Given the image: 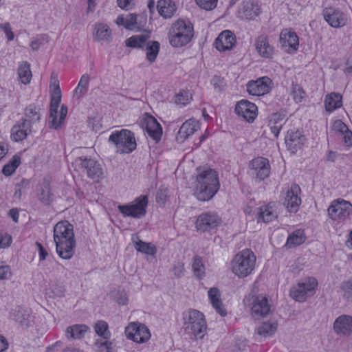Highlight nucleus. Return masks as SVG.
I'll return each mask as SVG.
<instances>
[{
	"mask_svg": "<svg viewBox=\"0 0 352 352\" xmlns=\"http://www.w3.org/2000/svg\"><path fill=\"white\" fill-rule=\"evenodd\" d=\"M49 94L50 98L49 124L51 128L57 129L63 124L68 109L64 104L60 105L62 91L58 75L54 72L50 76Z\"/></svg>",
	"mask_w": 352,
	"mask_h": 352,
	"instance_id": "nucleus-1",
	"label": "nucleus"
},
{
	"mask_svg": "<svg viewBox=\"0 0 352 352\" xmlns=\"http://www.w3.org/2000/svg\"><path fill=\"white\" fill-rule=\"evenodd\" d=\"M54 241L60 258L69 260L75 252L76 239L73 226L67 221H60L54 227Z\"/></svg>",
	"mask_w": 352,
	"mask_h": 352,
	"instance_id": "nucleus-2",
	"label": "nucleus"
},
{
	"mask_svg": "<svg viewBox=\"0 0 352 352\" xmlns=\"http://www.w3.org/2000/svg\"><path fill=\"white\" fill-rule=\"evenodd\" d=\"M219 176L213 169H199L195 183L194 194L202 201L211 199L219 189Z\"/></svg>",
	"mask_w": 352,
	"mask_h": 352,
	"instance_id": "nucleus-3",
	"label": "nucleus"
},
{
	"mask_svg": "<svg viewBox=\"0 0 352 352\" xmlns=\"http://www.w3.org/2000/svg\"><path fill=\"white\" fill-rule=\"evenodd\" d=\"M256 266V256L248 248L239 252L231 261V271L239 278H244L254 274Z\"/></svg>",
	"mask_w": 352,
	"mask_h": 352,
	"instance_id": "nucleus-4",
	"label": "nucleus"
},
{
	"mask_svg": "<svg viewBox=\"0 0 352 352\" xmlns=\"http://www.w3.org/2000/svg\"><path fill=\"white\" fill-rule=\"evenodd\" d=\"M168 41L174 48L187 45L193 36V27L188 21L179 19L173 23L169 30Z\"/></svg>",
	"mask_w": 352,
	"mask_h": 352,
	"instance_id": "nucleus-5",
	"label": "nucleus"
},
{
	"mask_svg": "<svg viewBox=\"0 0 352 352\" xmlns=\"http://www.w3.org/2000/svg\"><path fill=\"white\" fill-rule=\"evenodd\" d=\"M109 142L114 146L116 152L120 154L131 153L137 146L134 133L126 129L112 131L109 137Z\"/></svg>",
	"mask_w": 352,
	"mask_h": 352,
	"instance_id": "nucleus-6",
	"label": "nucleus"
},
{
	"mask_svg": "<svg viewBox=\"0 0 352 352\" xmlns=\"http://www.w3.org/2000/svg\"><path fill=\"white\" fill-rule=\"evenodd\" d=\"M183 319L187 334L195 338H204L207 324L203 313L196 309H190L184 314Z\"/></svg>",
	"mask_w": 352,
	"mask_h": 352,
	"instance_id": "nucleus-7",
	"label": "nucleus"
},
{
	"mask_svg": "<svg viewBox=\"0 0 352 352\" xmlns=\"http://www.w3.org/2000/svg\"><path fill=\"white\" fill-rule=\"evenodd\" d=\"M327 214L333 225H343L352 215V204L342 198L334 199L327 208Z\"/></svg>",
	"mask_w": 352,
	"mask_h": 352,
	"instance_id": "nucleus-8",
	"label": "nucleus"
},
{
	"mask_svg": "<svg viewBox=\"0 0 352 352\" xmlns=\"http://www.w3.org/2000/svg\"><path fill=\"white\" fill-rule=\"evenodd\" d=\"M318 285V280L314 276H305L298 281L290 289V296L298 302H305L315 294Z\"/></svg>",
	"mask_w": 352,
	"mask_h": 352,
	"instance_id": "nucleus-9",
	"label": "nucleus"
},
{
	"mask_svg": "<svg viewBox=\"0 0 352 352\" xmlns=\"http://www.w3.org/2000/svg\"><path fill=\"white\" fill-rule=\"evenodd\" d=\"M148 202L147 196L141 195L129 204L119 205L118 209L124 217L140 219L146 213Z\"/></svg>",
	"mask_w": 352,
	"mask_h": 352,
	"instance_id": "nucleus-10",
	"label": "nucleus"
},
{
	"mask_svg": "<svg viewBox=\"0 0 352 352\" xmlns=\"http://www.w3.org/2000/svg\"><path fill=\"white\" fill-rule=\"evenodd\" d=\"M124 334L128 340L138 344H144L151 339V333L148 328L138 322H131L126 327Z\"/></svg>",
	"mask_w": 352,
	"mask_h": 352,
	"instance_id": "nucleus-11",
	"label": "nucleus"
},
{
	"mask_svg": "<svg viewBox=\"0 0 352 352\" xmlns=\"http://www.w3.org/2000/svg\"><path fill=\"white\" fill-rule=\"evenodd\" d=\"M272 302L270 297L263 294L253 296L250 303L252 316L261 319L268 316L272 311Z\"/></svg>",
	"mask_w": 352,
	"mask_h": 352,
	"instance_id": "nucleus-12",
	"label": "nucleus"
},
{
	"mask_svg": "<svg viewBox=\"0 0 352 352\" xmlns=\"http://www.w3.org/2000/svg\"><path fill=\"white\" fill-rule=\"evenodd\" d=\"M72 166L76 171H86L88 176L95 180H98L102 175L100 165L91 159L76 158L72 163Z\"/></svg>",
	"mask_w": 352,
	"mask_h": 352,
	"instance_id": "nucleus-13",
	"label": "nucleus"
},
{
	"mask_svg": "<svg viewBox=\"0 0 352 352\" xmlns=\"http://www.w3.org/2000/svg\"><path fill=\"white\" fill-rule=\"evenodd\" d=\"M221 223V219L214 212H206L199 214L195 221V228L201 232H209L217 228Z\"/></svg>",
	"mask_w": 352,
	"mask_h": 352,
	"instance_id": "nucleus-14",
	"label": "nucleus"
},
{
	"mask_svg": "<svg viewBox=\"0 0 352 352\" xmlns=\"http://www.w3.org/2000/svg\"><path fill=\"white\" fill-rule=\"evenodd\" d=\"M279 43L284 52L288 54H294L298 50L299 38L294 30L290 28H285L280 33Z\"/></svg>",
	"mask_w": 352,
	"mask_h": 352,
	"instance_id": "nucleus-15",
	"label": "nucleus"
},
{
	"mask_svg": "<svg viewBox=\"0 0 352 352\" xmlns=\"http://www.w3.org/2000/svg\"><path fill=\"white\" fill-rule=\"evenodd\" d=\"M272 86V80L267 76H263L255 80H250L246 85V89L249 94L254 96H261L268 94Z\"/></svg>",
	"mask_w": 352,
	"mask_h": 352,
	"instance_id": "nucleus-16",
	"label": "nucleus"
},
{
	"mask_svg": "<svg viewBox=\"0 0 352 352\" xmlns=\"http://www.w3.org/2000/svg\"><path fill=\"white\" fill-rule=\"evenodd\" d=\"M116 23L119 26L124 27L127 30H139L145 26L146 17L134 14L120 15L117 17Z\"/></svg>",
	"mask_w": 352,
	"mask_h": 352,
	"instance_id": "nucleus-17",
	"label": "nucleus"
},
{
	"mask_svg": "<svg viewBox=\"0 0 352 352\" xmlns=\"http://www.w3.org/2000/svg\"><path fill=\"white\" fill-rule=\"evenodd\" d=\"M249 168L251 174L261 181L270 175L271 167L267 159L258 157L250 162Z\"/></svg>",
	"mask_w": 352,
	"mask_h": 352,
	"instance_id": "nucleus-18",
	"label": "nucleus"
},
{
	"mask_svg": "<svg viewBox=\"0 0 352 352\" xmlns=\"http://www.w3.org/2000/svg\"><path fill=\"white\" fill-rule=\"evenodd\" d=\"M300 188L297 184H292L285 191L284 205L291 212L298 211L301 204V199L299 196Z\"/></svg>",
	"mask_w": 352,
	"mask_h": 352,
	"instance_id": "nucleus-19",
	"label": "nucleus"
},
{
	"mask_svg": "<svg viewBox=\"0 0 352 352\" xmlns=\"http://www.w3.org/2000/svg\"><path fill=\"white\" fill-rule=\"evenodd\" d=\"M235 112L246 121L252 122L258 116V108L249 100H241L236 104Z\"/></svg>",
	"mask_w": 352,
	"mask_h": 352,
	"instance_id": "nucleus-20",
	"label": "nucleus"
},
{
	"mask_svg": "<svg viewBox=\"0 0 352 352\" xmlns=\"http://www.w3.org/2000/svg\"><path fill=\"white\" fill-rule=\"evenodd\" d=\"M285 142L287 149L292 153H296L305 144L306 138L300 130L291 129L287 131Z\"/></svg>",
	"mask_w": 352,
	"mask_h": 352,
	"instance_id": "nucleus-21",
	"label": "nucleus"
},
{
	"mask_svg": "<svg viewBox=\"0 0 352 352\" xmlns=\"http://www.w3.org/2000/svg\"><path fill=\"white\" fill-rule=\"evenodd\" d=\"M261 13V8L258 3L251 0L244 1L239 6L236 16L238 18L250 21L254 20Z\"/></svg>",
	"mask_w": 352,
	"mask_h": 352,
	"instance_id": "nucleus-22",
	"label": "nucleus"
},
{
	"mask_svg": "<svg viewBox=\"0 0 352 352\" xmlns=\"http://www.w3.org/2000/svg\"><path fill=\"white\" fill-rule=\"evenodd\" d=\"M335 333L340 337H347L352 335V316L342 314L337 317L333 324Z\"/></svg>",
	"mask_w": 352,
	"mask_h": 352,
	"instance_id": "nucleus-23",
	"label": "nucleus"
},
{
	"mask_svg": "<svg viewBox=\"0 0 352 352\" xmlns=\"http://www.w3.org/2000/svg\"><path fill=\"white\" fill-rule=\"evenodd\" d=\"M142 125L151 138L155 141L160 140L162 130L160 124L154 117L145 113L142 118Z\"/></svg>",
	"mask_w": 352,
	"mask_h": 352,
	"instance_id": "nucleus-24",
	"label": "nucleus"
},
{
	"mask_svg": "<svg viewBox=\"0 0 352 352\" xmlns=\"http://www.w3.org/2000/svg\"><path fill=\"white\" fill-rule=\"evenodd\" d=\"M324 18L329 25L335 28L345 25L348 21L347 16L342 12L333 8L324 10Z\"/></svg>",
	"mask_w": 352,
	"mask_h": 352,
	"instance_id": "nucleus-25",
	"label": "nucleus"
},
{
	"mask_svg": "<svg viewBox=\"0 0 352 352\" xmlns=\"http://www.w3.org/2000/svg\"><path fill=\"white\" fill-rule=\"evenodd\" d=\"M276 217L274 203H263L256 207V219L258 223H269L275 219Z\"/></svg>",
	"mask_w": 352,
	"mask_h": 352,
	"instance_id": "nucleus-26",
	"label": "nucleus"
},
{
	"mask_svg": "<svg viewBox=\"0 0 352 352\" xmlns=\"http://www.w3.org/2000/svg\"><path fill=\"white\" fill-rule=\"evenodd\" d=\"M236 44V36L230 30H224L215 39L216 49L219 52L230 50Z\"/></svg>",
	"mask_w": 352,
	"mask_h": 352,
	"instance_id": "nucleus-27",
	"label": "nucleus"
},
{
	"mask_svg": "<svg viewBox=\"0 0 352 352\" xmlns=\"http://www.w3.org/2000/svg\"><path fill=\"white\" fill-rule=\"evenodd\" d=\"M254 46L258 55L263 58L271 59L274 54V47L272 45L265 36H258L254 43Z\"/></svg>",
	"mask_w": 352,
	"mask_h": 352,
	"instance_id": "nucleus-28",
	"label": "nucleus"
},
{
	"mask_svg": "<svg viewBox=\"0 0 352 352\" xmlns=\"http://www.w3.org/2000/svg\"><path fill=\"white\" fill-rule=\"evenodd\" d=\"M199 128V122L195 119L186 120L180 127L177 135V141L179 143L184 142L192 135Z\"/></svg>",
	"mask_w": 352,
	"mask_h": 352,
	"instance_id": "nucleus-29",
	"label": "nucleus"
},
{
	"mask_svg": "<svg viewBox=\"0 0 352 352\" xmlns=\"http://www.w3.org/2000/svg\"><path fill=\"white\" fill-rule=\"evenodd\" d=\"M90 331V328L85 324H74L65 329V337L68 340H81Z\"/></svg>",
	"mask_w": 352,
	"mask_h": 352,
	"instance_id": "nucleus-30",
	"label": "nucleus"
},
{
	"mask_svg": "<svg viewBox=\"0 0 352 352\" xmlns=\"http://www.w3.org/2000/svg\"><path fill=\"white\" fill-rule=\"evenodd\" d=\"M208 298L212 307L221 316L226 315L227 312L221 300V296L217 287H212L208 291Z\"/></svg>",
	"mask_w": 352,
	"mask_h": 352,
	"instance_id": "nucleus-31",
	"label": "nucleus"
},
{
	"mask_svg": "<svg viewBox=\"0 0 352 352\" xmlns=\"http://www.w3.org/2000/svg\"><path fill=\"white\" fill-rule=\"evenodd\" d=\"M32 131V128L28 122H19L13 126L11 130V139L14 142L24 140Z\"/></svg>",
	"mask_w": 352,
	"mask_h": 352,
	"instance_id": "nucleus-32",
	"label": "nucleus"
},
{
	"mask_svg": "<svg viewBox=\"0 0 352 352\" xmlns=\"http://www.w3.org/2000/svg\"><path fill=\"white\" fill-rule=\"evenodd\" d=\"M131 241L135 249L138 252L148 256L155 255L157 249L153 243L144 242L140 240L137 236H133Z\"/></svg>",
	"mask_w": 352,
	"mask_h": 352,
	"instance_id": "nucleus-33",
	"label": "nucleus"
},
{
	"mask_svg": "<svg viewBox=\"0 0 352 352\" xmlns=\"http://www.w3.org/2000/svg\"><path fill=\"white\" fill-rule=\"evenodd\" d=\"M12 316L23 327H28L34 323V316L29 310L19 308L14 311Z\"/></svg>",
	"mask_w": 352,
	"mask_h": 352,
	"instance_id": "nucleus-34",
	"label": "nucleus"
},
{
	"mask_svg": "<svg viewBox=\"0 0 352 352\" xmlns=\"http://www.w3.org/2000/svg\"><path fill=\"white\" fill-rule=\"evenodd\" d=\"M324 103L326 111L331 113L342 106V96L340 94L330 93L325 96Z\"/></svg>",
	"mask_w": 352,
	"mask_h": 352,
	"instance_id": "nucleus-35",
	"label": "nucleus"
},
{
	"mask_svg": "<svg viewBox=\"0 0 352 352\" xmlns=\"http://www.w3.org/2000/svg\"><path fill=\"white\" fill-rule=\"evenodd\" d=\"M157 8L159 14L165 19L172 17L177 9L173 0H160Z\"/></svg>",
	"mask_w": 352,
	"mask_h": 352,
	"instance_id": "nucleus-36",
	"label": "nucleus"
},
{
	"mask_svg": "<svg viewBox=\"0 0 352 352\" xmlns=\"http://www.w3.org/2000/svg\"><path fill=\"white\" fill-rule=\"evenodd\" d=\"M32 78V74L30 69V65L26 61L20 63L17 69V79L19 82L23 85H28Z\"/></svg>",
	"mask_w": 352,
	"mask_h": 352,
	"instance_id": "nucleus-37",
	"label": "nucleus"
},
{
	"mask_svg": "<svg viewBox=\"0 0 352 352\" xmlns=\"http://www.w3.org/2000/svg\"><path fill=\"white\" fill-rule=\"evenodd\" d=\"M40 109L34 105H30L25 109L24 118L21 121L28 122V126L32 128L34 124L40 120Z\"/></svg>",
	"mask_w": 352,
	"mask_h": 352,
	"instance_id": "nucleus-38",
	"label": "nucleus"
},
{
	"mask_svg": "<svg viewBox=\"0 0 352 352\" xmlns=\"http://www.w3.org/2000/svg\"><path fill=\"white\" fill-rule=\"evenodd\" d=\"M278 324L276 321L270 320L263 322L256 329L257 333L263 337L267 338L272 336L277 330Z\"/></svg>",
	"mask_w": 352,
	"mask_h": 352,
	"instance_id": "nucleus-39",
	"label": "nucleus"
},
{
	"mask_svg": "<svg viewBox=\"0 0 352 352\" xmlns=\"http://www.w3.org/2000/svg\"><path fill=\"white\" fill-rule=\"evenodd\" d=\"M148 38V34L133 35L125 41V44L129 47L140 49L146 45Z\"/></svg>",
	"mask_w": 352,
	"mask_h": 352,
	"instance_id": "nucleus-40",
	"label": "nucleus"
},
{
	"mask_svg": "<svg viewBox=\"0 0 352 352\" xmlns=\"http://www.w3.org/2000/svg\"><path fill=\"white\" fill-rule=\"evenodd\" d=\"M111 30L104 23H96L94 26L93 36L95 40L104 41L110 38Z\"/></svg>",
	"mask_w": 352,
	"mask_h": 352,
	"instance_id": "nucleus-41",
	"label": "nucleus"
},
{
	"mask_svg": "<svg viewBox=\"0 0 352 352\" xmlns=\"http://www.w3.org/2000/svg\"><path fill=\"white\" fill-rule=\"evenodd\" d=\"M305 241V236L304 231L297 230L289 235L285 245L289 248H292L303 243Z\"/></svg>",
	"mask_w": 352,
	"mask_h": 352,
	"instance_id": "nucleus-42",
	"label": "nucleus"
},
{
	"mask_svg": "<svg viewBox=\"0 0 352 352\" xmlns=\"http://www.w3.org/2000/svg\"><path fill=\"white\" fill-rule=\"evenodd\" d=\"M160 45L157 41H148L146 45V60L152 63L155 61L159 54Z\"/></svg>",
	"mask_w": 352,
	"mask_h": 352,
	"instance_id": "nucleus-43",
	"label": "nucleus"
},
{
	"mask_svg": "<svg viewBox=\"0 0 352 352\" xmlns=\"http://www.w3.org/2000/svg\"><path fill=\"white\" fill-rule=\"evenodd\" d=\"M94 331L103 340H109L111 338V333L109 329V325L105 321H97L94 325Z\"/></svg>",
	"mask_w": 352,
	"mask_h": 352,
	"instance_id": "nucleus-44",
	"label": "nucleus"
},
{
	"mask_svg": "<svg viewBox=\"0 0 352 352\" xmlns=\"http://www.w3.org/2000/svg\"><path fill=\"white\" fill-rule=\"evenodd\" d=\"M21 164V158L19 155H14L8 164H6L2 170V173L6 176L11 175Z\"/></svg>",
	"mask_w": 352,
	"mask_h": 352,
	"instance_id": "nucleus-45",
	"label": "nucleus"
},
{
	"mask_svg": "<svg viewBox=\"0 0 352 352\" xmlns=\"http://www.w3.org/2000/svg\"><path fill=\"white\" fill-rule=\"evenodd\" d=\"M192 267L195 276L199 279H202L205 276V266L202 259L199 256L193 258Z\"/></svg>",
	"mask_w": 352,
	"mask_h": 352,
	"instance_id": "nucleus-46",
	"label": "nucleus"
},
{
	"mask_svg": "<svg viewBox=\"0 0 352 352\" xmlns=\"http://www.w3.org/2000/svg\"><path fill=\"white\" fill-rule=\"evenodd\" d=\"M89 82V76L88 74H83L80 79L78 86L74 90V96L79 98L84 94L88 87Z\"/></svg>",
	"mask_w": 352,
	"mask_h": 352,
	"instance_id": "nucleus-47",
	"label": "nucleus"
},
{
	"mask_svg": "<svg viewBox=\"0 0 352 352\" xmlns=\"http://www.w3.org/2000/svg\"><path fill=\"white\" fill-rule=\"evenodd\" d=\"M340 292L344 299L352 301V279L344 280L341 283Z\"/></svg>",
	"mask_w": 352,
	"mask_h": 352,
	"instance_id": "nucleus-48",
	"label": "nucleus"
},
{
	"mask_svg": "<svg viewBox=\"0 0 352 352\" xmlns=\"http://www.w3.org/2000/svg\"><path fill=\"white\" fill-rule=\"evenodd\" d=\"M192 99V94L188 91H181L175 96V102L182 106L188 104Z\"/></svg>",
	"mask_w": 352,
	"mask_h": 352,
	"instance_id": "nucleus-49",
	"label": "nucleus"
},
{
	"mask_svg": "<svg viewBox=\"0 0 352 352\" xmlns=\"http://www.w3.org/2000/svg\"><path fill=\"white\" fill-rule=\"evenodd\" d=\"M49 42V36L45 34L39 35L34 38L30 42V46L32 50H38L41 46Z\"/></svg>",
	"mask_w": 352,
	"mask_h": 352,
	"instance_id": "nucleus-50",
	"label": "nucleus"
},
{
	"mask_svg": "<svg viewBox=\"0 0 352 352\" xmlns=\"http://www.w3.org/2000/svg\"><path fill=\"white\" fill-rule=\"evenodd\" d=\"M112 345L109 340H97L95 342L97 352H112Z\"/></svg>",
	"mask_w": 352,
	"mask_h": 352,
	"instance_id": "nucleus-51",
	"label": "nucleus"
},
{
	"mask_svg": "<svg viewBox=\"0 0 352 352\" xmlns=\"http://www.w3.org/2000/svg\"><path fill=\"white\" fill-rule=\"evenodd\" d=\"M195 2L201 9L210 11L216 8L218 0H195Z\"/></svg>",
	"mask_w": 352,
	"mask_h": 352,
	"instance_id": "nucleus-52",
	"label": "nucleus"
},
{
	"mask_svg": "<svg viewBox=\"0 0 352 352\" xmlns=\"http://www.w3.org/2000/svg\"><path fill=\"white\" fill-rule=\"evenodd\" d=\"M291 96L296 103H300L305 98V92L301 87L298 85H292Z\"/></svg>",
	"mask_w": 352,
	"mask_h": 352,
	"instance_id": "nucleus-53",
	"label": "nucleus"
},
{
	"mask_svg": "<svg viewBox=\"0 0 352 352\" xmlns=\"http://www.w3.org/2000/svg\"><path fill=\"white\" fill-rule=\"evenodd\" d=\"M243 210L247 217L253 218L254 216L256 217V207L255 201L250 200L248 201Z\"/></svg>",
	"mask_w": 352,
	"mask_h": 352,
	"instance_id": "nucleus-54",
	"label": "nucleus"
},
{
	"mask_svg": "<svg viewBox=\"0 0 352 352\" xmlns=\"http://www.w3.org/2000/svg\"><path fill=\"white\" fill-rule=\"evenodd\" d=\"M0 29L4 33L8 41H12L14 39V34L12 25L9 22L0 23Z\"/></svg>",
	"mask_w": 352,
	"mask_h": 352,
	"instance_id": "nucleus-55",
	"label": "nucleus"
},
{
	"mask_svg": "<svg viewBox=\"0 0 352 352\" xmlns=\"http://www.w3.org/2000/svg\"><path fill=\"white\" fill-rule=\"evenodd\" d=\"M331 129L336 133L343 134L349 129L347 126L340 120H336L333 122Z\"/></svg>",
	"mask_w": 352,
	"mask_h": 352,
	"instance_id": "nucleus-56",
	"label": "nucleus"
},
{
	"mask_svg": "<svg viewBox=\"0 0 352 352\" xmlns=\"http://www.w3.org/2000/svg\"><path fill=\"white\" fill-rule=\"evenodd\" d=\"M12 272L10 266L3 262H0V280L8 279L11 277Z\"/></svg>",
	"mask_w": 352,
	"mask_h": 352,
	"instance_id": "nucleus-57",
	"label": "nucleus"
},
{
	"mask_svg": "<svg viewBox=\"0 0 352 352\" xmlns=\"http://www.w3.org/2000/svg\"><path fill=\"white\" fill-rule=\"evenodd\" d=\"M12 239L10 235L0 232V248H6L10 245Z\"/></svg>",
	"mask_w": 352,
	"mask_h": 352,
	"instance_id": "nucleus-58",
	"label": "nucleus"
},
{
	"mask_svg": "<svg viewBox=\"0 0 352 352\" xmlns=\"http://www.w3.org/2000/svg\"><path fill=\"white\" fill-rule=\"evenodd\" d=\"M115 299L120 305H126L129 302L128 295L124 291L118 292L115 296Z\"/></svg>",
	"mask_w": 352,
	"mask_h": 352,
	"instance_id": "nucleus-59",
	"label": "nucleus"
},
{
	"mask_svg": "<svg viewBox=\"0 0 352 352\" xmlns=\"http://www.w3.org/2000/svg\"><path fill=\"white\" fill-rule=\"evenodd\" d=\"M135 0H117L118 6L123 10H129L134 5Z\"/></svg>",
	"mask_w": 352,
	"mask_h": 352,
	"instance_id": "nucleus-60",
	"label": "nucleus"
},
{
	"mask_svg": "<svg viewBox=\"0 0 352 352\" xmlns=\"http://www.w3.org/2000/svg\"><path fill=\"white\" fill-rule=\"evenodd\" d=\"M342 135L344 144L348 147L352 146V131L348 129L346 133H344Z\"/></svg>",
	"mask_w": 352,
	"mask_h": 352,
	"instance_id": "nucleus-61",
	"label": "nucleus"
},
{
	"mask_svg": "<svg viewBox=\"0 0 352 352\" xmlns=\"http://www.w3.org/2000/svg\"><path fill=\"white\" fill-rule=\"evenodd\" d=\"M283 117L280 113H274L270 116V123L273 124H278V123H282L283 124Z\"/></svg>",
	"mask_w": 352,
	"mask_h": 352,
	"instance_id": "nucleus-62",
	"label": "nucleus"
},
{
	"mask_svg": "<svg viewBox=\"0 0 352 352\" xmlns=\"http://www.w3.org/2000/svg\"><path fill=\"white\" fill-rule=\"evenodd\" d=\"M36 246L38 247L39 260L44 261L48 255L47 251L43 247V245L40 243H36Z\"/></svg>",
	"mask_w": 352,
	"mask_h": 352,
	"instance_id": "nucleus-63",
	"label": "nucleus"
},
{
	"mask_svg": "<svg viewBox=\"0 0 352 352\" xmlns=\"http://www.w3.org/2000/svg\"><path fill=\"white\" fill-rule=\"evenodd\" d=\"M269 127L272 133H273L274 135L276 138H277L282 129V123H278V124H273L269 122Z\"/></svg>",
	"mask_w": 352,
	"mask_h": 352,
	"instance_id": "nucleus-64",
	"label": "nucleus"
}]
</instances>
